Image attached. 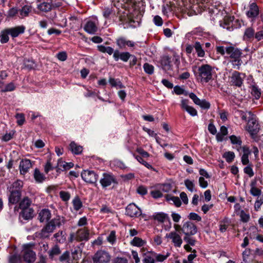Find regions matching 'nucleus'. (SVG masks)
<instances>
[{
    "mask_svg": "<svg viewBox=\"0 0 263 263\" xmlns=\"http://www.w3.org/2000/svg\"><path fill=\"white\" fill-rule=\"evenodd\" d=\"M216 51L221 55L226 54L230 59V62L232 64L233 67L239 70L242 62L241 60L242 54L241 50L238 48L232 46H219L216 47Z\"/></svg>",
    "mask_w": 263,
    "mask_h": 263,
    "instance_id": "f257e3e1",
    "label": "nucleus"
},
{
    "mask_svg": "<svg viewBox=\"0 0 263 263\" xmlns=\"http://www.w3.org/2000/svg\"><path fill=\"white\" fill-rule=\"evenodd\" d=\"M198 78L201 82L208 83L213 80V67L209 64H202L198 69Z\"/></svg>",
    "mask_w": 263,
    "mask_h": 263,
    "instance_id": "f03ea898",
    "label": "nucleus"
},
{
    "mask_svg": "<svg viewBox=\"0 0 263 263\" xmlns=\"http://www.w3.org/2000/svg\"><path fill=\"white\" fill-rule=\"evenodd\" d=\"M247 130L250 133L251 138L256 140L257 139V135L260 130V127L255 117L253 115H252L248 120Z\"/></svg>",
    "mask_w": 263,
    "mask_h": 263,
    "instance_id": "7ed1b4c3",
    "label": "nucleus"
},
{
    "mask_svg": "<svg viewBox=\"0 0 263 263\" xmlns=\"http://www.w3.org/2000/svg\"><path fill=\"white\" fill-rule=\"evenodd\" d=\"M32 246L31 243L25 244L23 246V258L27 263H33L36 259L35 253L31 249Z\"/></svg>",
    "mask_w": 263,
    "mask_h": 263,
    "instance_id": "20e7f679",
    "label": "nucleus"
},
{
    "mask_svg": "<svg viewBox=\"0 0 263 263\" xmlns=\"http://www.w3.org/2000/svg\"><path fill=\"white\" fill-rule=\"evenodd\" d=\"M246 77V74L244 73L240 72L237 71H233L230 77L231 85L241 87L243 84Z\"/></svg>",
    "mask_w": 263,
    "mask_h": 263,
    "instance_id": "39448f33",
    "label": "nucleus"
},
{
    "mask_svg": "<svg viewBox=\"0 0 263 263\" xmlns=\"http://www.w3.org/2000/svg\"><path fill=\"white\" fill-rule=\"evenodd\" d=\"M100 183L103 189L111 185L112 184H118L116 176L111 173H104L100 180Z\"/></svg>",
    "mask_w": 263,
    "mask_h": 263,
    "instance_id": "423d86ee",
    "label": "nucleus"
},
{
    "mask_svg": "<svg viewBox=\"0 0 263 263\" xmlns=\"http://www.w3.org/2000/svg\"><path fill=\"white\" fill-rule=\"evenodd\" d=\"M93 263H107L110 260L109 253L102 250L98 251L92 257Z\"/></svg>",
    "mask_w": 263,
    "mask_h": 263,
    "instance_id": "0eeeda50",
    "label": "nucleus"
},
{
    "mask_svg": "<svg viewBox=\"0 0 263 263\" xmlns=\"http://www.w3.org/2000/svg\"><path fill=\"white\" fill-rule=\"evenodd\" d=\"M246 14L251 22H254L259 15V9L256 3H250L249 5V10Z\"/></svg>",
    "mask_w": 263,
    "mask_h": 263,
    "instance_id": "6e6552de",
    "label": "nucleus"
},
{
    "mask_svg": "<svg viewBox=\"0 0 263 263\" xmlns=\"http://www.w3.org/2000/svg\"><path fill=\"white\" fill-rule=\"evenodd\" d=\"M81 177L84 181L89 183H95L98 179V175L93 171L85 170L81 173Z\"/></svg>",
    "mask_w": 263,
    "mask_h": 263,
    "instance_id": "1a4fd4ad",
    "label": "nucleus"
},
{
    "mask_svg": "<svg viewBox=\"0 0 263 263\" xmlns=\"http://www.w3.org/2000/svg\"><path fill=\"white\" fill-rule=\"evenodd\" d=\"M181 231L185 235H194L197 233L198 229L193 222L187 221L183 223Z\"/></svg>",
    "mask_w": 263,
    "mask_h": 263,
    "instance_id": "9d476101",
    "label": "nucleus"
},
{
    "mask_svg": "<svg viewBox=\"0 0 263 263\" xmlns=\"http://www.w3.org/2000/svg\"><path fill=\"white\" fill-rule=\"evenodd\" d=\"M125 214L130 217H139L142 211L135 203L129 204L125 209Z\"/></svg>",
    "mask_w": 263,
    "mask_h": 263,
    "instance_id": "9b49d317",
    "label": "nucleus"
},
{
    "mask_svg": "<svg viewBox=\"0 0 263 263\" xmlns=\"http://www.w3.org/2000/svg\"><path fill=\"white\" fill-rule=\"evenodd\" d=\"M76 241H87L89 239V230L87 228L78 229L76 233Z\"/></svg>",
    "mask_w": 263,
    "mask_h": 263,
    "instance_id": "f8f14e48",
    "label": "nucleus"
},
{
    "mask_svg": "<svg viewBox=\"0 0 263 263\" xmlns=\"http://www.w3.org/2000/svg\"><path fill=\"white\" fill-rule=\"evenodd\" d=\"M98 21L95 20H88L85 24L84 29L89 34H95L98 31Z\"/></svg>",
    "mask_w": 263,
    "mask_h": 263,
    "instance_id": "ddd939ff",
    "label": "nucleus"
},
{
    "mask_svg": "<svg viewBox=\"0 0 263 263\" xmlns=\"http://www.w3.org/2000/svg\"><path fill=\"white\" fill-rule=\"evenodd\" d=\"M165 237L171 239L172 242L176 247H180L182 243L181 236L175 231L166 234Z\"/></svg>",
    "mask_w": 263,
    "mask_h": 263,
    "instance_id": "4468645a",
    "label": "nucleus"
},
{
    "mask_svg": "<svg viewBox=\"0 0 263 263\" xmlns=\"http://www.w3.org/2000/svg\"><path fill=\"white\" fill-rule=\"evenodd\" d=\"M116 43L120 49H124L126 46L129 47H133L135 45V42L128 40L123 36H121L117 39Z\"/></svg>",
    "mask_w": 263,
    "mask_h": 263,
    "instance_id": "2eb2a0df",
    "label": "nucleus"
},
{
    "mask_svg": "<svg viewBox=\"0 0 263 263\" xmlns=\"http://www.w3.org/2000/svg\"><path fill=\"white\" fill-rule=\"evenodd\" d=\"M32 167V163L29 159H22L20 163L19 168L21 174L25 175Z\"/></svg>",
    "mask_w": 263,
    "mask_h": 263,
    "instance_id": "dca6fc26",
    "label": "nucleus"
},
{
    "mask_svg": "<svg viewBox=\"0 0 263 263\" xmlns=\"http://www.w3.org/2000/svg\"><path fill=\"white\" fill-rule=\"evenodd\" d=\"M54 7L51 0H44L37 5V8L43 12H48Z\"/></svg>",
    "mask_w": 263,
    "mask_h": 263,
    "instance_id": "f3484780",
    "label": "nucleus"
},
{
    "mask_svg": "<svg viewBox=\"0 0 263 263\" xmlns=\"http://www.w3.org/2000/svg\"><path fill=\"white\" fill-rule=\"evenodd\" d=\"M7 29L9 33V35L12 38H15L17 37L19 35L24 33L25 32V27L22 25L12 28H9Z\"/></svg>",
    "mask_w": 263,
    "mask_h": 263,
    "instance_id": "a211bd4d",
    "label": "nucleus"
},
{
    "mask_svg": "<svg viewBox=\"0 0 263 263\" xmlns=\"http://www.w3.org/2000/svg\"><path fill=\"white\" fill-rule=\"evenodd\" d=\"M132 54L128 52H123L120 53L119 50H116L113 54V58L116 61H118L119 59L123 62H126L130 59Z\"/></svg>",
    "mask_w": 263,
    "mask_h": 263,
    "instance_id": "6ab92c4d",
    "label": "nucleus"
},
{
    "mask_svg": "<svg viewBox=\"0 0 263 263\" xmlns=\"http://www.w3.org/2000/svg\"><path fill=\"white\" fill-rule=\"evenodd\" d=\"M114 5L116 7L128 8L130 6L132 7L135 6L136 1L135 0H114Z\"/></svg>",
    "mask_w": 263,
    "mask_h": 263,
    "instance_id": "aec40b11",
    "label": "nucleus"
},
{
    "mask_svg": "<svg viewBox=\"0 0 263 263\" xmlns=\"http://www.w3.org/2000/svg\"><path fill=\"white\" fill-rule=\"evenodd\" d=\"M188 100L182 99L181 102V107L186 111L191 116L194 117L197 115V111L192 106L187 104Z\"/></svg>",
    "mask_w": 263,
    "mask_h": 263,
    "instance_id": "412c9836",
    "label": "nucleus"
},
{
    "mask_svg": "<svg viewBox=\"0 0 263 263\" xmlns=\"http://www.w3.org/2000/svg\"><path fill=\"white\" fill-rule=\"evenodd\" d=\"M9 192L10 193L8 196L9 203L12 204H15L17 203L21 199L22 193L13 191Z\"/></svg>",
    "mask_w": 263,
    "mask_h": 263,
    "instance_id": "4be33fe9",
    "label": "nucleus"
},
{
    "mask_svg": "<svg viewBox=\"0 0 263 263\" xmlns=\"http://www.w3.org/2000/svg\"><path fill=\"white\" fill-rule=\"evenodd\" d=\"M51 212L49 209H43L39 212L38 219L40 222H43L48 221L51 218Z\"/></svg>",
    "mask_w": 263,
    "mask_h": 263,
    "instance_id": "5701e85b",
    "label": "nucleus"
},
{
    "mask_svg": "<svg viewBox=\"0 0 263 263\" xmlns=\"http://www.w3.org/2000/svg\"><path fill=\"white\" fill-rule=\"evenodd\" d=\"M23 185L24 183L22 180H17L8 187V190L9 191L17 192L22 193Z\"/></svg>",
    "mask_w": 263,
    "mask_h": 263,
    "instance_id": "b1692460",
    "label": "nucleus"
},
{
    "mask_svg": "<svg viewBox=\"0 0 263 263\" xmlns=\"http://www.w3.org/2000/svg\"><path fill=\"white\" fill-rule=\"evenodd\" d=\"M255 29L252 27H247L243 33V40L246 41H251L254 39L255 34Z\"/></svg>",
    "mask_w": 263,
    "mask_h": 263,
    "instance_id": "393cba45",
    "label": "nucleus"
},
{
    "mask_svg": "<svg viewBox=\"0 0 263 263\" xmlns=\"http://www.w3.org/2000/svg\"><path fill=\"white\" fill-rule=\"evenodd\" d=\"M33 212L34 210L32 208L22 210L20 213V218H22L25 220H30L33 217Z\"/></svg>",
    "mask_w": 263,
    "mask_h": 263,
    "instance_id": "a878e982",
    "label": "nucleus"
},
{
    "mask_svg": "<svg viewBox=\"0 0 263 263\" xmlns=\"http://www.w3.org/2000/svg\"><path fill=\"white\" fill-rule=\"evenodd\" d=\"M55 228L50 222H48L46 226L42 229L40 235L42 237H46L48 236V234L53 232Z\"/></svg>",
    "mask_w": 263,
    "mask_h": 263,
    "instance_id": "bb28decb",
    "label": "nucleus"
},
{
    "mask_svg": "<svg viewBox=\"0 0 263 263\" xmlns=\"http://www.w3.org/2000/svg\"><path fill=\"white\" fill-rule=\"evenodd\" d=\"M160 63L163 69L168 70L171 68V58L168 55H164L161 57Z\"/></svg>",
    "mask_w": 263,
    "mask_h": 263,
    "instance_id": "cd10ccee",
    "label": "nucleus"
},
{
    "mask_svg": "<svg viewBox=\"0 0 263 263\" xmlns=\"http://www.w3.org/2000/svg\"><path fill=\"white\" fill-rule=\"evenodd\" d=\"M229 139L233 145H235V148L237 151L240 152L241 149L242 141L240 137H237L235 135H231L229 137Z\"/></svg>",
    "mask_w": 263,
    "mask_h": 263,
    "instance_id": "c85d7f7f",
    "label": "nucleus"
},
{
    "mask_svg": "<svg viewBox=\"0 0 263 263\" xmlns=\"http://www.w3.org/2000/svg\"><path fill=\"white\" fill-rule=\"evenodd\" d=\"M203 43H201L198 41H196L194 45V47L198 57L203 58L205 55V51L203 49L202 45Z\"/></svg>",
    "mask_w": 263,
    "mask_h": 263,
    "instance_id": "c756f323",
    "label": "nucleus"
},
{
    "mask_svg": "<svg viewBox=\"0 0 263 263\" xmlns=\"http://www.w3.org/2000/svg\"><path fill=\"white\" fill-rule=\"evenodd\" d=\"M69 149L74 155H80L83 151V147L72 141L69 144Z\"/></svg>",
    "mask_w": 263,
    "mask_h": 263,
    "instance_id": "7c9ffc66",
    "label": "nucleus"
},
{
    "mask_svg": "<svg viewBox=\"0 0 263 263\" xmlns=\"http://www.w3.org/2000/svg\"><path fill=\"white\" fill-rule=\"evenodd\" d=\"M153 218L161 223L164 222L166 220H170L168 214L163 212L156 213L153 215Z\"/></svg>",
    "mask_w": 263,
    "mask_h": 263,
    "instance_id": "2f4dec72",
    "label": "nucleus"
},
{
    "mask_svg": "<svg viewBox=\"0 0 263 263\" xmlns=\"http://www.w3.org/2000/svg\"><path fill=\"white\" fill-rule=\"evenodd\" d=\"M151 252H152V251L143 253V263H155V258Z\"/></svg>",
    "mask_w": 263,
    "mask_h": 263,
    "instance_id": "473e14b6",
    "label": "nucleus"
},
{
    "mask_svg": "<svg viewBox=\"0 0 263 263\" xmlns=\"http://www.w3.org/2000/svg\"><path fill=\"white\" fill-rule=\"evenodd\" d=\"M130 244L132 246L142 247L146 244V241L140 237L135 236L133 240L130 241Z\"/></svg>",
    "mask_w": 263,
    "mask_h": 263,
    "instance_id": "72a5a7b5",
    "label": "nucleus"
},
{
    "mask_svg": "<svg viewBox=\"0 0 263 263\" xmlns=\"http://www.w3.org/2000/svg\"><path fill=\"white\" fill-rule=\"evenodd\" d=\"M50 222L55 228L57 227H60L62 224H63L65 222V218L63 216H57L51 220Z\"/></svg>",
    "mask_w": 263,
    "mask_h": 263,
    "instance_id": "f704fd0d",
    "label": "nucleus"
},
{
    "mask_svg": "<svg viewBox=\"0 0 263 263\" xmlns=\"http://www.w3.org/2000/svg\"><path fill=\"white\" fill-rule=\"evenodd\" d=\"M31 204V200L28 197H25L22 200H20L19 208L21 210L30 208V206Z\"/></svg>",
    "mask_w": 263,
    "mask_h": 263,
    "instance_id": "c9c22d12",
    "label": "nucleus"
},
{
    "mask_svg": "<svg viewBox=\"0 0 263 263\" xmlns=\"http://www.w3.org/2000/svg\"><path fill=\"white\" fill-rule=\"evenodd\" d=\"M165 199L167 201H172L177 207H180L181 205V202L180 198L177 196H173L170 194L165 195Z\"/></svg>",
    "mask_w": 263,
    "mask_h": 263,
    "instance_id": "e433bc0d",
    "label": "nucleus"
},
{
    "mask_svg": "<svg viewBox=\"0 0 263 263\" xmlns=\"http://www.w3.org/2000/svg\"><path fill=\"white\" fill-rule=\"evenodd\" d=\"M72 203L74 210L77 212L79 211L83 207V203L78 196L74 197L72 201Z\"/></svg>",
    "mask_w": 263,
    "mask_h": 263,
    "instance_id": "4c0bfd02",
    "label": "nucleus"
},
{
    "mask_svg": "<svg viewBox=\"0 0 263 263\" xmlns=\"http://www.w3.org/2000/svg\"><path fill=\"white\" fill-rule=\"evenodd\" d=\"M34 178L37 183H42L45 179L46 177L41 173L38 168H35L33 174Z\"/></svg>",
    "mask_w": 263,
    "mask_h": 263,
    "instance_id": "58836bf2",
    "label": "nucleus"
},
{
    "mask_svg": "<svg viewBox=\"0 0 263 263\" xmlns=\"http://www.w3.org/2000/svg\"><path fill=\"white\" fill-rule=\"evenodd\" d=\"M9 33L8 29H5L0 32V42L2 44L7 43L9 40Z\"/></svg>",
    "mask_w": 263,
    "mask_h": 263,
    "instance_id": "ea45409f",
    "label": "nucleus"
},
{
    "mask_svg": "<svg viewBox=\"0 0 263 263\" xmlns=\"http://www.w3.org/2000/svg\"><path fill=\"white\" fill-rule=\"evenodd\" d=\"M251 93L256 99H258L261 96L260 89L256 84L252 85L250 87Z\"/></svg>",
    "mask_w": 263,
    "mask_h": 263,
    "instance_id": "a19ab883",
    "label": "nucleus"
},
{
    "mask_svg": "<svg viewBox=\"0 0 263 263\" xmlns=\"http://www.w3.org/2000/svg\"><path fill=\"white\" fill-rule=\"evenodd\" d=\"M98 49L99 51L102 53H107L109 55L114 54L115 51L114 49L109 46H105L103 45H98L97 46Z\"/></svg>",
    "mask_w": 263,
    "mask_h": 263,
    "instance_id": "79ce46f5",
    "label": "nucleus"
},
{
    "mask_svg": "<svg viewBox=\"0 0 263 263\" xmlns=\"http://www.w3.org/2000/svg\"><path fill=\"white\" fill-rule=\"evenodd\" d=\"M81 257V252H79L77 249H74V250L71 251L70 255L71 261L72 263H77L78 260Z\"/></svg>",
    "mask_w": 263,
    "mask_h": 263,
    "instance_id": "37998d69",
    "label": "nucleus"
},
{
    "mask_svg": "<svg viewBox=\"0 0 263 263\" xmlns=\"http://www.w3.org/2000/svg\"><path fill=\"white\" fill-rule=\"evenodd\" d=\"M151 253L153 255L155 261H159V262H162L170 256V253H167L166 255H162L160 254H157L154 251H152V252Z\"/></svg>",
    "mask_w": 263,
    "mask_h": 263,
    "instance_id": "c03bdc74",
    "label": "nucleus"
},
{
    "mask_svg": "<svg viewBox=\"0 0 263 263\" xmlns=\"http://www.w3.org/2000/svg\"><path fill=\"white\" fill-rule=\"evenodd\" d=\"M61 262L66 261V263H72L71 261L70 252L68 251H65L59 257Z\"/></svg>",
    "mask_w": 263,
    "mask_h": 263,
    "instance_id": "a18cd8bd",
    "label": "nucleus"
},
{
    "mask_svg": "<svg viewBox=\"0 0 263 263\" xmlns=\"http://www.w3.org/2000/svg\"><path fill=\"white\" fill-rule=\"evenodd\" d=\"M61 251L58 245H55L53 247L49 252V255L50 258H52L54 256L59 255Z\"/></svg>",
    "mask_w": 263,
    "mask_h": 263,
    "instance_id": "49530a36",
    "label": "nucleus"
},
{
    "mask_svg": "<svg viewBox=\"0 0 263 263\" xmlns=\"http://www.w3.org/2000/svg\"><path fill=\"white\" fill-rule=\"evenodd\" d=\"M31 11V7L29 6L25 5L19 10L20 14L22 17H24L28 15Z\"/></svg>",
    "mask_w": 263,
    "mask_h": 263,
    "instance_id": "de8ad7c7",
    "label": "nucleus"
},
{
    "mask_svg": "<svg viewBox=\"0 0 263 263\" xmlns=\"http://www.w3.org/2000/svg\"><path fill=\"white\" fill-rule=\"evenodd\" d=\"M143 69L145 72L149 75H152L154 72V67L148 63H145L143 65Z\"/></svg>",
    "mask_w": 263,
    "mask_h": 263,
    "instance_id": "09e8293b",
    "label": "nucleus"
},
{
    "mask_svg": "<svg viewBox=\"0 0 263 263\" xmlns=\"http://www.w3.org/2000/svg\"><path fill=\"white\" fill-rule=\"evenodd\" d=\"M235 154L233 152H227L224 153L223 157L225 158L226 161L228 163L232 162L235 158Z\"/></svg>",
    "mask_w": 263,
    "mask_h": 263,
    "instance_id": "8fccbe9b",
    "label": "nucleus"
},
{
    "mask_svg": "<svg viewBox=\"0 0 263 263\" xmlns=\"http://www.w3.org/2000/svg\"><path fill=\"white\" fill-rule=\"evenodd\" d=\"M9 263H22V258L20 255L13 254L9 257Z\"/></svg>",
    "mask_w": 263,
    "mask_h": 263,
    "instance_id": "3c124183",
    "label": "nucleus"
},
{
    "mask_svg": "<svg viewBox=\"0 0 263 263\" xmlns=\"http://www.w3.org/2000/svg\"><path fill=\"white\" fill-rule=\"evenodd\" d=\"M59 196L62 200L64 202H67L70 198V194L66 191H60L59 192Z\"/></svg>",
    "mask_w": 263,
    "mask_h": 263,
    "instance_id": "603ef678",
    "label": "nucleus"
},
{
    "mask_svg": "<svg viewBox=\"0 0 263 263\" xmlns=\"http://www.w3.org/2000/svg\"><path fill=\"white\" fill-rule=\"evenodd\" d=\"M15 118L17 120V124L19 126H22L24 124L25 121V116L23 113H18L15 115Z\"/></svg>",
    "mask_w": 263,
    "mask_h": 263,
    "instance_id": "864d4df0",
    "label": "nucleus"
},
{
    "mask_svg": "<svg viewBox=\"0 0 263 263\" xmlns=\"http://www.w3.org/2000/svg\"><path fill=\"white\" fill-rule=\"evenodd\" d=\"M107 241L111 245H114L116 241V231H111L107 237Z\"/></svg>",
    "mask_w": 263,
    "mask_h": 263,
    "instance_id": "5fc2aeb1",
    "label": "nucleus"
},
{
    "mask_svg": "<svg viewBox=\"0 0 263 263\" xmlns=\"http://www.w3.org/2000/svg\"><path fill=\"white\" fill-rule=\"evenodd\" d=\"M159 189L161 191L168 193L172 190V185L171 183H163L160 185Z\"/></svg>",
    "mask_w": 263,
    "mask_h": 263,
    "instance_id": "6e6d98bb",
    "label": "nucleus"
},
{
    "mask_svg": "<svg viewBox=\"0 0 263 263\" xmlns=\"http://www.w3.org/2000/svg\"><path fill=\"white\" fill-rule=\"evenodd\" d=\"M184 184L186 187L191 192L195 191L194 181H191L189 179H186L184 180Z\"/></svg>",
    "mask_w": 263,
    "mask_h": 263,
    "instance_id": "4d7b16f0",
    "label": "nucleus"
},
{
    "mask_svg": "<svg viewBox=\"0 0 263 263\" xmlns=\"http://www.w3.org/2000/svg\"><path fill=\"white\" fill-rule=\"evenodd\" d=\"M228 222L227 218H225L223 221L220 222L219 230L221 233L226 232L228 228Z\"/></svg>",
    "mask_w": 263,
    "mask_h": 263,
    "instance_id": "13d9d810",
    "label": "nucleus"
},
{
    "mask_svg": "<svg viewBox=\"0 0 263 263\" xmlns=\"http://www.w3.org/2000/svg\"><path fill=\"white\" fill-rule=\"evenodd\" d=\"M134 156H135V158L136 159V160L138 162H139L142 164L144 165L147 168H148V169L153 168L152 166L150 164L148 163L146 161L144 160L142 158V157H141L140 156H138V155H137V156L134 155Z\"/></svg>",
    "mask_w": 263,
    "mask_h": 263,
    "instance_id": "bf43d9fd",
    "label": "nucleus"
},
{
    "mask_svg": "<svg viewBox=\"0 0 263 263\" xmlns=\"http://www.w3.org/2000/svg\"><path fill=\"white\" fill-rule=\"evenodd\" d=\"M187 217L191 220H194L197 222L201 220V217L196 213L191 212L189 214Z\"/></svg>",
    "mask_w": 263,
    "mask_h": 263,
    "instance_id": "052dcab7",
    "label": "nucleus"
},
{
    "mask_svg": "<svg viewBox=\"0 0 263 263\" xmlns=\"http://www.w3.org/2000/svg\"><path fill=\"white\" fill-rule=\"evenodd\" d=\"M15 86L13 82H10L7 84L5 88L2 89V92H7V91H12L15 89Z\"/></svg>",
    "mask_w": 263,
    "mask_h": 263,
    "instance_id": "680f3d73",
    "label": "nucleus"
},
{
    "mask_svg": "<svg viewBox=\"0 0 263 263\" xmlns=\"http://www.w3.org/2000/svg\"><path fill=\"white\" fill-rule=\"evenodd\" d=\"M151 196L155 199H158L163 196L161 190H154L151 191Z\"/></svg>",
    "mask_w": 263,
    "mask_h": 263,
    "instance_id": "e2e57ef3",
    "label": "nucleus"
},
{
    "mask_svg": "<svg viewBox=\"0 0 263 263\" xmlns=\"http://www.w3.org/2000/svg\"><path fill=\"white\" fill-rule=\"evenodd\" d=\"M201 108L204 109H208L211 106L209 102L206 101L205 99L200 101L199 104H198Z\"/></svg>",
    "mask_w": 263,
    "mask_h": 263,
    "instance_id": "0e129e2a",
    "label": "nucleus"
},
{
    "mask_svg": "<svg viewBox=\"0 0 263 263\" xmlns=\"http://www.w3.org/2000/svg\"><path fill=\"white\" fill-rule=\"evenodd\" d=\"M243 171L245 174L248 175L249 177H252L254 175L251 165L250 164L246 166L243 169Z\"/></svg>",
    "mask_w": 263,
    "mask_h": 263,
    "instance_id": "69168bd1",
    "label": "nucleus"
},
{
    "mask_svg": "<svg viewBox=\"0 0 263 263\" xmlns=\"http://www.w3.org/2000/svg\"><path fill=\"white\" fill-rule=\"evenodd\" d=\"M191 235H185L184 240L187 243L188 245L194 246L195 245L196 240L191 237Z\"/></svg>",
    "mask_w": 263,
    "mask_h": 263,
    "instance_id": "338daca9",
    "label": "nucleus"
},
{
    "mask_svg": "<svg viewBox=\"0 0 263 263\" xmlns=\"http://www.w3.org/2000/svg\"><path fill=\"white\" fill-rule=\"evenodd\" d=\"M114 164L115 166H116V167H117L120 169L125 170V169L127 168V167L125 165V164H124V163L120 160H114Z\"/></svg>",
    "mask_w": 263,
    "mask_h": 263,
    "instance_id": "774afa93",
    "label": "nucleus"
}]
</instances>
